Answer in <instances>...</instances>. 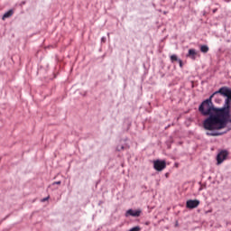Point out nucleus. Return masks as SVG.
Segmentation results:
<instances>
[{
  "label": "nucleus",
  "instance_id": "4",
  "mask_svg": "<svg viewBox=\"0 0 231 231\" xmlns=\"http://www.w3.org/2000/svg\"><path fill=\"white\" fill-rule=\"evenodd\" d=\"M226 156H228V152L221 151L217 156V165H221V163L226 160Z\"/></svg>",
  "mask_w": 231,
  "mask_h": 231
},
{
  "label": "nucleus",
  "instance_id": "17",
  "mask_svg": "<svg viewBox=\"0 0 231 231\" xmlns=\"http://www.w3.org/2000/svg\"><path fill=\"white\" fill-rule=\"evenodd\" d=\"M216 12H217V10L215 9V10L213 11V13L216 14Z\"/></svg>",
  "mask_w": 231,
  "mask_h": 231
},
{
  "label": "nucleus",
  "instance_id": "10",
  "mask_svg": "<svg viewBox=\"0 0 231 231\" xmlns=\"http://www.w3.org/2000/svg\"><path fill=\"white\" fill-rule=\"evenodd\" d=\"M180 60L178 59V56L173 54L171 56V62H176V61H179Z\"/></svg>",
  "mask_w": 231,
  "mask_h": 231
},
{
  "label": "nucleus",
  "instance_id": "8",
  "mask_svg": "<svg viewBox=\"0 0 231 231\" xmlns=\"http://www.w3.org/2000/svg\"><path fill=\"white\" fill-rule=\"evenodd\" d=\"M200 51L202 53H208V46H207V45L200 46Z\"/></svg>",
  "mask_w": 231,
  "mask_h": 231
},
{
  "label": "nucleus",
  "instance_id": "14",
  "mask_svg": "<svg viewBox=\"0 0 231 231\" xmlns=\"http://www.w3.org/2000/svg\"><path fill=\"white\" fill-rule=\"evenodd\" d=\"M103 42H106V38H102V40H101Z\"/></svg>",
  "mask_w": 231,
  "mask_h": 231
},
{
  "label": "nucleus",
  "instance_id": "1",
  "mask_svg": "<svg viewBox=\"0 0 231 231\" xmlns=\"http://www.w3.org/2000/svg\"><path fill=\"white\" fill-rule=\"evenodd\" d=\"M230 102L231 89L222 87L201 103L199 106V113L203 116H208L203 122L206 131H219L226 127L231 118Z\"/></svg>",
  "mask_w": 231,
  "mask_h": 231
},
{
  "label": "nucleus",
  "instance_id": "12",
  "mask_svg": "<svg viewBox=\"0 0 231 231\" xmlns=\"http://www.w3.org/2000/svg\"><path fill=\"white\" fill-rule=\"evenodd\" d=\"M55 185H60V181L54 182Z\"/></svg>",
  "mask_w": 231,
  "mask_h": 231
},
{
  "label": "nucleus",
  "instance_id": "11",
  "mask_svg": "<svg viewBox=\"0 0 231 231\" xmlns=\"http://www.w3.org/2000/svg\"><path fill=\"white\" fill-rule=\"evenodd\" d=\"M179 64H180V68H183V61L181 60H179Z\"/></svg>",
  "mask_w": 231,
  "mask_h": 231
},
{
  "label": "nucleus",
  "instance_id": "5",
  "mask_svg": "<svg viewBox=\"0 0 231 231\" xmlns=\"http://www.w3.org/2000/svg\"><path fill=\"white\" fill-rule=\"evenodd\" d=\"M141 214H142V210L140 209H137V210L128 209L125 213V217H128V216H132L133 217H140Z\"/></svg>",
  "mask_w": 231,
  "mask_h": 231
},
{
  "label": "nucleus",
  "instance_id": "6",
  "mask_svg": "<svg viewBox=\"0 0 231 231\" xmlns=\"http://www.w3.org/2000/svg\"><path fill=\"white\" fill-rule=\"evenodd\" d=\"M196 55H198L196 51L194 49H189L187 57H189L192 60H196Z\"/></svg>",
  "mask_w": 231,
  "mask_h": 231
},
{
  "label": "nucleus",
  "instance_id": "9",
  "mask_svg": "<svg viewBox=\"0 0 231 231\" xmlns=\"http://www.w3.org/2000/svg\"><path fill=\"white\" fill-rule=\"evenodd\" d=\"M208 136H221L223 133H207Z\"/></svg>",
  "mask_w": 231,
  "mask_h": 231
},
{
  "label": "nucleus",
  "instance_id": "2",
  "mask_svg": "<svg viewBox=\"0 0 231 231\" xmlns=\"http://www.w3.org/2000/svg\"><path fill=\"white\" fill-rule=\"evenodd\" d=\"M166 167L167 162L165 161H153V169H155V171H158V172H162V171H163V169H165Z\"/></svg>",
  "mask_w": 231,
  "mask_h": 231
},
{
  "label": "nucleus",
  "instance_id": "7",
  "mask_svg": "<svg viewBox=\"0 0 231 231\" xmlns=\"http://www.w3.org/2000/svg\"><path fill=\"white\" fill-rule=\"evenodd\" d=\"M13 15H14V10L11 9L3 15L2 19L3 21H5V19H8V17H12Z\"/></svg>",
  "mask_w": 231,
  "mask_h": 231
},
{
  "label": "nucleus",
  "instance_id": "16",
  "mask_svg": "<svg viewBox=\"0 0 231 231\" xmlns=\"http://www.w3.org/2000/svg\"><path fill=\"white\" fill-rule=\"evenodd\" d=\"M215 102H217V104H219V101H217V99H216Z\"/></svg>",
  "mask_w": 231,
  "mask_h": 231
},
{
  "label": "nucleus",
  "instance_id": "13",
  "mask_svg": "<svg viewBox=\"0 0 231 231\" xmlns=\"http://www.w3.org/2000/svg\"><path fill=\"white\" fill-rule=\"evenodd\" d=\"M122 150H124V146H121V149L117 148V151H122Z\"/></svg>",
  "mask_w": 231,
  "mask_h": 231
},
{
  "label": "nucleus",
  "instance_id": "3",
  "mask_svg": "<svg viewBox=\"0 0 231 231\" xmlns=\"http://www.w3.org/2000/svg\"><path fill=\"white\" fill-rule=\"evenodd\" d=\"M199 200L198 199H189L186 202V208L192 209V208H198L199 207Z\"/></svg>",
  "mask_w": 231,
  "mask_h": 231
},
{
  "label": "nucleus",
  "instance_id": "15",
  "mask_svg": "<svg viewBox=\"0 0 231 231\" xmlns=\"http://www.w3.org/2000/svg\"><path fill=\"white\" fill-rule=\"evenodd\" d=\"M42 201H48V198L43 199Z\"/></svg>",
  "mask_w": 231,
  "mask_h": 231
}]
</instances>
